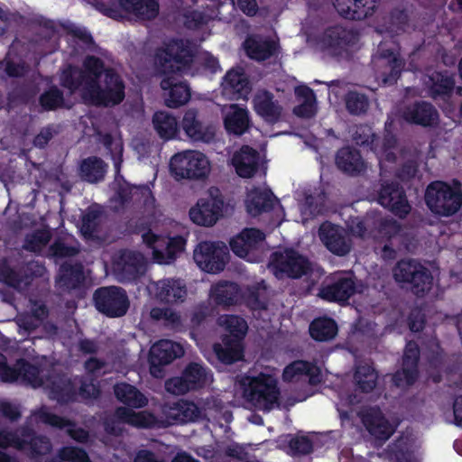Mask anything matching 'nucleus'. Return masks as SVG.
Masks as SVG:
<instances>
[{"mask_svg": "<svg viewBox=\"0 0 462 462\" xmlns=\"http://www.w3.org/2000/svg\"><path fill=\"white\" fill-rule=\"evenodd\" d=\"M84 69L69 66L64 69L60 81L71 93L79 89L85 103L113 106L125 98V84L113 69H106L95 56L84 60Z\"/></svg>", "mask_w": 462, "mask_h": 462, "instance_id": "1", "label": "nucleus"}, {"mask_svg": "<svg viewBox=\"0 0 462 462\" xmlns=\"http://www.w3.org/2000/svg\"><path fill=\"white\" fill-rule=\"evenodd\" d=\"M240 383L243 397L259 410L269 411L279 402L278 380L273 374L260 373L256 376H245Z\"/></svg>", "mask_w": 462, "mask_h": 462, "instance_id": "2", "label": "nucleus"}, {"mask_svg": "<svg viewBox=\"0 0 462 462\" xmlns=\"http://www.w3.org/2000/svg\"><path fill=\"white\" fill-rule=\"evenodd\" d=\"M218 326H225L227 331L221 337V343L213 345L217 358L225 365H232L244 357V339L248 330L246 319H217Z\"/></svg>", "mask_w": 462, "mask_h": 462, "instance_id": "3", "label": "nucleus"}, {"mask_svg": "<svg viewBox=\"0 0 462 462\" xmlns=\"http://www.w3.org/2000/svg\"><path fill=\"white\" fill-rule=\"evenodd\" d=\"M393 276L402 288L410 290L418 297L429 292L433 282L430 271L411 258L398 261L393 268Z\"/></svg>", "mask_w": 462, "mask_h": 462, "instance_id": "4", "label": "nucleus"}, {"mask_svg": "<svg viewBox=\"0 0 462 462\" xmlns=\"http://www.w3.org/2000/svg\"><path fill=\"white\" fill-rule=\"evenodd\" d=\"M456 187L443 181H433L426 189L424 199L426 205L434 214L449 217L456 214L462 207V190L460 183L455 181Z\"/></svg>", "mask_w": 462, "mask_h": 462, "instance_id": "5", "label": "nucleus"}, {"mask_svg": "<svg viewBox=\"0 0 462 462\" xmlns=\"http://www.w3.org/2000/svg\"><path fill=\"white\" fill-rule=\"evenodd\" d=\"M170 170L177 180H204L210 172V163L203 153L188 150L171 157Z\"/></svg>", "mask_w": 462, "mask_h": 462, "instance_id": "6", "label": "nucleus"}, {"mask_svg": "<svg viewBox=\"0 0 462 462\" xmlns=\"http://www.w3.org/2000/svg\"><path fill=\"white\" fill-rule=\"evenodd\" d=\"M270 265L278 279H300L312 272V264L309 259L293 249L273 253Z\"/></svg>", "mask_w": 462, "mask_h": 462, "instance_id": "7", "label": "nucleus"}, {"mask_svg": "<svg viewBox=\"0 0 462 462\" xmlns=\"http://www.w3.org/2000/svg\"><path fill=\"white\" fill-rule=\"evenodd\" d=\"M146 267V258L135 250L120 249L111 259L112 274L119 282L136 281L145 273Z\"/></svg>", "mask_w": 462, "mask_h": 462, "instance_id": "8", "label": "nucleus"}, {"mask_svg": "<svg viewBox=\"0 0 462 462\" xmlns=\"http://www.w3.org/2000/svg\"><path fill=\"white\" fill-rule=\"evenodd\" d=\"M193 57V52L187 43L182 40H173L157 51L155 65L163 74L174 73L189 68Z\"/></svg>", "mask_w": 462, "mask_h": 462, "instance_id": "9", "label": "nucleus"}, {"mask_svg": "<svg viewBox=\"0 0 462 462\" xmlns=\"http://www.w3.org/2000/svg\"><path fill=\"white\" fill-rule=\"evenodd\" d=\"M193 258L202 271L218 273L225 269L229 261V249L221 241H204L196 246Z\"/></svg>", "mask_w": 462, "mask_h": 462, "instance_id": "10", "label": "nucleus"}, {"mask_svg": "<svg viewBox=\"0 0 462 462\" xmlns=\"http://www.w3.org/2000/svg\"><path fill=\"white\" fill-rule=\"evenodd\" d=\"M305 34L309 43L328 51L331 56L341 54L347 47L354 45L358 40L357 34L352 30L339 25L328 27L319 38H312L307 32Z\"/></svg>", "mask_w": 462, "mask_h": 462, "instance_id": "11", "label": "nucleus"}, {"mask_svg": "<svg viewBox=\"0 0 462 462\" xmlns=\"http://www.w3.org/2000/svg\"><path fill=\"white\" fill-rule=\"evenodd\" d=\"M97 310L110 318H120L126 314L130 301L126 291L117 286L100 287L93 294Z\"/></svg>", "mask_w": 462, "mask_h": 462, "instance_id": "12", "label": "nucleus"}, {"mask_svg": "<svg viewBox=\"0 0 462 462\" xmlns=\"http://www.w3.org/2000/svg\"><path fill=\"white\" fill-rule=\"evenodd\" d=\"M265 235L256 228H245L230 241L235 254L249 262H261L265 250Z\"/></svg>", "mask_w": 462, "mask_h": 462, "instance_id": "13", "label": "nucleus"}, {"mask_svg": "<svg viewBox=\"0 0 462 462\" xmlns=\"http://www.w3.org/2000/svg\"><path fill=\"white\" fill-rule=\"evenodd\" d=\"M217 189H210L209 196L198 200L189 209V217L199 226H212L224 216L225 202Z\"/></svg>", "mask_w": 462, "mask_h": 462, "instance_id": "14", "label": "nucleus"}, {"mask_svg": "<svg viewBox=\"0 0 462 462\" xmlns=\"http://www.w3.org/2000/svg\"><path fill=\"white\" fill-rule=\"evenodd\" d=\"M207 381L206 368L198 363H189L180 376L166 380L165 389L173 394H184L191 390L202 388Z\"/></svg>", "mask_w": 462, "mask_h": 462, "instance_id": "15", "label": "nucleus"}, {"mask_svg": "<svg viewBox=\"0 0 462 462\" xmlns=\"http://www.w3.org/2000/svg\"><path fill=\"white\" fill-rule=\"evenodd\" d=\"M183 355L184 350L180 344L167 339L160 340L150 350V374L155 378H163L164 366Z\"/></svg>", "mask_w": 462, "mask_h": 462, "instance_id": "16", "label": "nucleus"}, {"mask_svg": "<svg viewBox=\"0 0 462 462\" xmlns=\"http://www.w3.org/2000/svg\"><path fill=\"white\" fill-rule=\"evenodd\" d=\"M377 201L400 218H404L411 209L403 188L397 181H383L377 190Z\"/></svg>", "mask_w": 462, "mask_h": 462, "instance_id": "17", "label": "nucleus"}, {"mask_svg": "<svg viewBox=\"0 0 462 462\" xmlns=\"http://www.w3.org/2000/svg\"><path fill=\"white\" fill-rule=\"evenodd\" d=\"M398 115L409 124L422 127H436L439 123V114L437 108L427 101H415L401 106Z\"/></svg>", "mask_w": 462, "mask_h": 462, "instance_id": "18", "label": "nucleus"}, {"mask_svg": "<svg viewBox=\"0 0 462 462\" xmlns=\"http://www.w3.org/2000/svg\"><path fill=\"white\" fill-rule=\"evenodd\" d=\"M32 417H36L39 421L52 428L67 429V434L79 443H87L89 439V432L87 430L77 427L74 420L49 411L46 406H42L40 409L31 411Z\"/></svg>", "mask_w": 462, "mask_h": 462, "instance_id": "19", "label": "nucleus"}, {"mask_svg": "<svg viewBox=\"0 0 462 462\" xmlns=\"http://www.w3.org/2000/svg\"><path fill=\"white\" fill-rule=\"evenodd\" d=\"M55 34V26L52 21L42 16H34L31 19V51L41 56L51 53L54 45L51 39Z\"/></svg>", "mask_w": 462, "mask_h": 462, "instance_id": "20", "label": "nucleus"}, {"mask_svg": "<svg viewBox=\"0 0 462 462\" xmlns=\"http://www.w3.org/2000/svg\"><path fill=\"white\" fill-rule=\"evenodd\" d=\"M420 348L416 342L409 341L402 356V366L393 375V382L397 387L411 386L419 377Z\"/></svg>", "mask_w": 462, "mask_h": 462, "instance_id": "21", "label": "nucleus"}, {"mask_svg": "<svg viewBox=\"0 0 462 462\" xmlns=\"http://www.w3.org/2000/svg\"><path fill=\"white\" fill-rule=\"evenodd\" d=\"M319 236L325 246L334 254L346 255L352 248V239L342 226L324 222L319 228Z\"/></svg>", "mask_w": 462, "mask_h": 462, "instance_id": "22", "label": "nucleus"}, {"mask_svg": "<svg viewBox=\"0 0 462 462\" xmlns=\"http://www.w3.org/2000/svg\"><path fill=\"white\" fill-rule=\"evenodd\" d=\"M126 423L136 428H147L150 425L148 417L142 411L135 412L127 407H117L114 418H107L104 421V430L106 433L120 436L123 432L119 423Z\"/></svg>", "mask_w": 462, "mask_h": 462, "instance_id": "23", "label": "nucleus"}, {"mask_svg": "<svg viewBox=\"0 0 462 462\" xmlns=\"http://www.w3.org/2000/svg\"><path fill=\"white\" fill-rule=\"evenodd\" d=\"M163 412L171 424H186L202 419L203 411L194 402L179 400L167 403Z\"/></svg>", "mask_w": 462, "mask_h": 462, "instance_id": "24", "label": "nucleus"}, {"mask_svg": "<svg viewBox=\"0 0 462 462\" xmlns=\"http://www.w3.org/2000/svg\"><path fill=\"white\" fill-rule=\"evenodd\" d=\"M160 86L163 90L164 104L171 108H178L190 99V88L186 82L178 81L174 77L162 79Z\"/></svg>", "mask_w": 462, "mask_h": 462, "instance_id": "25", "label": "nucleus"}, {"mask_svg": "<svg viewBox=\"0 0 462 462\" xmlns=\"http://www.w3.org/2000/svg\"><path fill=\"white\" fill-rule=\"evenodd\" d=\"M48 396L59 404H68L76 401L77 392L69 377L57 374L50 378L47 384Z\"/></svg>", "mask_w": 462, "mask_h": 462, "instance_id": "26", "label": "nucleus"}, {"mask_svg": "<svg viewBox=\"0 0 462 462\" xmlns=\"http://www.w3.org/2000/svg\"><path fill=\"white\" fill-rule=\"evenodd\" d=\"M221 113L225 128L229 134L242 135L250 128V119L246 109L236 104L223 106Z\"/></svg>", "mask_w": 462, "mask_h": 462, "instance_id": "27", "label": "nucleus"}, {"mask_svg": "<svg viewBox=\"0 0 462 462\" xmlns=\"http://www.w3.org/2000/svg\"><path fill=\"white\" fill-rule=\"evenodd\" d=\"M254 106L256 113L270 124L281 120L282 106L274 99L273 94L267 90H258L254 97Z\"/></svg>", "mask_w": 462, "mask_h": 462, "instance_id": "28", "label": "nucleus"}, {"mask_svg": "<svg viewBox=\"0 0 462 462\" xmlns=\"http://www.w3.org/2000/svg\"><path fill=\"white\" fill-rule=\"evenodd\" d=\"M362 422L369 434L381 441H386L394 432V429L379 409H371L364 413Z\"/></svg>", "mask_w": 462, "mask_h": 462, "instance_id": "29", "label": "nucleus"}, {"mask_svg": "<svg viewBox=\"0 0 462 462\" xmlns=\"http://www.w3.org/2000/svg\"><path fill=\"white\" fill-rule=\"evenodd\" d=\"M224 95L233 96V98L247 97L251 92V84L242 69H233L229 70L221 83Z\"/></svg>", "mask_w": 462, "mask_h": 462, "instance_id": "30", "label": "nucleus"}, {"mask_svg": "<svg viewBox=\"0 0 462 462\" xmlns=\"http://www.w3.org/2000/svg\"><path fill=\"white\" fill-rule=\"evenodd\" d=\"M376 65L384 69L381 73L383 85H392L401 75L403 61L390 50H380L374 58Z\"/></svg>", "mask_w": 462, "mask_h": 462, "instance_id": "31", "label": "nucleus"}, {"mask_svg": "<svg viewBox=\"0 0 462 462\" xmlns=\"http://www.w3.org/2000/svg\"><path fill=\"white\" fill-rule=\"evenodd\" d=\"M424 84L428 88L429 96L433 99L447 100L450 97L455 88V79L447 72L432 71L425 79Z\"/></svg>", "mask_w": 462, "mask_h": 462, "instance_id": "32", "label": "nucleus"}, {"mask_svg": "<svg viewBox=\"0 0 462 462\" xmlns=\"http://www.w3.org/2000/svg\"><path fill=\"white\" fill-rule=\"evenodd\" d=\"M377 0H335L337 13L350 20H362L371 14Z\"/></svg>", "mask_w": 462, "mask_h": 462, "instance_id": "33", "label": "nucleus"}, {"mask_svg": "<svg viewBox=\"0 0 462 462\" xmlns=\"http://www.w3.org/2000/svg\"><path fill=\"white\" fill-rule=\"evenodd\" d=\"M259 161V152L247 145L235 152L232 158L237 174L243 178H251L257 171Z\"/></svg>", "mask_w": 462, "mask_h": 462, "instance_id": "34", "label": "nucleus"}, {"mask_svg": "<svg viewBox=\"0 0 462 462\" xmlns=\"http://www.w3.org/2000/svg\"><path fill=\"white\" fill-rule=\"evenodd\" d=\"M336 164L343 172L356 176L365 171V163L360 152L352 147H343L336 154Z\"/></svg>", "mask_w": 462, "mask_h": 462, "instance_id": "35", "label": "nucleus"}, {"mask_svg": "<svg viewBox=\"0 0 462 462\" xmlns=\"http://www.w3.org/2000/svg\"><path fill=\"white\" fill-rule=\"evenodd\" d=\"M357 291L354 278L342 277L331 285L324 287L319 292L323 299L334 301H346Z\"/></svg>", "mask_w": 462, "mask_h": 462, "instance_id": "36", "label": "nucleus"}, {"mask_svg": "<svg viewBox=\"0 0 462 462\" xmlns=\"http://www.w3.org/2000/svg\"><path fill=\"white\" fill-rule=\"evenodd\" d=\"M181 126L186 134L194 141H202L208 143L214 137V132L205 127L198 119L195 110H188L182 119Z\"/></svg>", "mask_w": 462, "mask_h": 462, "instance_id": "37", "label": "nucleus"}, {"mask_svg": "<svg viewBox=\"0 0 462 462\" xmlns=\"http://www.w3.org/2000/svg\"><path fill=\"white\" fill-rule=\"evenodd\" d=\"M116 398L130 408H143L147 405V398L134 385L127 383H118L114 385Z\"/></svg>", "mask_w": 462, "mask_h": 462, "instance_id": "38", "label": "nucleus"}, {"mask_svg": "<svg viewBox=\"0 0 462 462\" xmlns=\"http://www.w3.org/2000/svg\"><path fill=\"white\" fill-rule=\"evenodd\" d=\"M276 201V198L270 189H254L247 197V212L256 217L263 212H268Z\"/></svg>", "mask_w": 462, "mask_h": 462, "instance_id": "39", "label": "nucleus"}, {"mask_svg": "<svg viewBox=\"0 0 462 462\" xmlns=\"http://www.w3.org/2000/svg\"><path fill=\"white\" fill-rule=\"evenodd\" d=\"M306 375L311 384H316L319 380V369L309 361L297 360L288 365L282 373L284 382H292L299 376Z\"/></svg>", "mask_w": 462, "mask_h": 462, "instance_id": "40", "label": "nucleus"}, {"mask_svg": "<svg viewBox=\"0 0 462 462\" xmlns=\"http://www.w3.org/2000/svg\"><path fill=\"white\" fill-rule=\"evenodd\" d=\"M19 378L29 383V360L20 358L11 366L7 364L5 356H1L0 380L4 383H14Z\"/></svg>", "mask_w": 462, "mask_h": 462, "instance_id": "41", "label": "nucleus"}, {"mask_svg": "<svg viewBox=\"0 0 462 462\" xmlns=\"http://www.w3.org/2000/svg\"><path fill=\"white\" fill-rule=\"evenodd\" d=\"M158 297L166 301H183L187 296L186 284L180 279H165L156 282Z\"/></svg>", "mask_w": 462, "mask_h": 462, "instance_id": "42", "label": "nucleus"}, {"mask_svg": "<svg viewBox=\"0 0 462 462\" xmlns=\"http://www.w3.org/2000/svg\"><path fill=\"white\" fill-rule=\"evenodd\" d=\"M106 164L97 156H90L81 161L79 164V177L89 183H97L105 177Z\"/></svg>", "mask_w": 462, "mask_h": 462, "instance_id": "43", "label": "nucleus"}, {"mask_svg": "<svg viewBox=\"0 0 462 462\" xmlns=\"http://www.w3.org/2000/svg\"><path fill=\"white\" fill-rule=\"evenodd\" d=\"M244 46L247 55L256 60H264L276 51V43L273 41H265L255 36L248 37Z\"/></svg>", "mask_w": 462, "mask_h": 462, "instance_id": "44", "label": "nucleus"}, {"mask_svg": "<svg viewBox=\"0 0 462 462\" xmlns=\"http://www.w3.org/2000/svg\"><path fill=\"white\" fill-rule=\"evenodd\" d=\"M211 297L217 305L228 307L236 304L239 299V288L235 282H219L211 289Z\"/></svg>", "mask_w": 462, "mask_h": 462, "instance_id": "45", "label": "nucleus"}, {"mask_svg": "<svg viewBox=\"0 0 462 462\" xmlns=\"http://www.w3.org/2000/svg\"><path fill=\"white\" fill-rule=\"evenodd\" d=\"M85 280L83 265L81 263L71 264L64 263L60 267L58 283L67 290L79 287Z\"/></svg>", "mask_w": 462, "mask_h": 462, "instance_id": "46", "label": "nucleus"}, {"mask_svg": "<svg viewBox=\"0 0 462 462\" xmlns=\"http://www.w3.org/2000/svg\"><path fill=\"white\" fill-rule=\"evenodd\" d=\"M337 331L336 319H312L309 327L310 337L318 342H327L333 339Z\"/></svg>", "mask_w": 462, "mask_h": 462, "instance_id": "47", "label": "nucleus"}, {"mask_svg": "<svg viewBox=\"0 0 462 462\" xmlns=\"http://www.w3.org/2000/svg\"><path fill=\"white\" fill-rule=\"evenodd\" d=\"M296 96L301 99V103L293 108V113L299 117L310 118L316 112V97L312 89L306 86H299L295 88Z\"/></svg>", "mask_w": 462, "mask_h": 462, "instance_id": "48", "label": "nucleus"}, {"mask_svg": "<svg viewBox=\"0 0 462 462\" xmlns=\"http://www.w3.org/2000/svg\"><path fill=\"white\" fill-rule=\"evenodd\" d=\"M152 125L159 136L165 140L173 138L178 132L176 118L167 112H156L152 116Z\"/></svg>", "mask_w": 462, "mask_h": 462, "instance_id": "49", "label": "nucleus"}, {"mask_svg": "<svg viewBox=\"0 0 462 462\" xmlns=\"http://www.w3.org/2000/svg\"><path fill=\"white\" fill-rule=\"evenodd\" d=\"M401 156L405 162L398 171L397 176L402 181H408L414 178L418 172L419 152L415 148L402 147Z\"/></svg>", "mask_w": 462, "mask_h": 462, "instance_id": "50", "label": "nucleus"}, {"mask_svg": "<svg viewBox=\"0 0 462 462\" xmlns=\"http://www.w3.org/2000/svg\"><path fill=\"white\" fill-rule=\"evenodd\" d=\"M22 435L23 439L20 438L15 431L0 429V448L3 449L14 448L21 450L24 449L26 445H29V441L25 439L26 437H29V418H26L23 423Z\"/></svg>", "mask_w": 462, "mask_h": 462, "instance_id": "51", "label": "nucleus"}, {"mask_svg": "<svg viewBox=\"0 0 462 462\" xmlns=\"http://www.w3.org/2000/svg\"><path fill=\"white\" fill-rule=\"evenodd\" d=\"M79 252V244L70 236L58 238L47 250L48 255L56 258L73 257Z\"/></svg>", "mask_w": 462, "mask_h": 462, "instance_id": "52", "label": "nucleus"}, {"mask_svg": "<svg viewBox=\"0 0 462 462\" xmlns=\"http://www.w3.org/2000/svg\"><path fill=\"white\" fill-rule=\"evenodd\" d=\"M354 378L361 392L368 393L375 388L378 374L372 365L365 364L356 366Z\"/></svg>", "mask_w": 462, "mask_h": 462, "instance_id": "53", "label": "nucleus"}, {"mask_svg": "<svg viewBox=\"0 0 462 462\" xmlns=\"http://www.w3.org/2000/svg\"><path fill=\"white\" fill-rule=\"evenodd\" d=\"M346 109L352 116L365 115L370 106L368 97L356 90H350L344 96Z\"/></svg>", "mask_w": 462, "mask_h": 462, "instance_id": "54", "label": "nucleus"}, {"mask_svg": "<svg viewBox=\"0 0 462 462\" xmlns=\"http://www.w3.org/2000/svg\"><path fill=\"white\" fill-rule=\"evenodd\" d=\"M103 212L98 207H91L82 217L80 231L86 238L97 237Z\"/></svg>", "mask_w": 462, "mask_h": 462, "instance_id": "55", "label": "nucleus"}, {"mask_svg": "<svg viewBox=\"0 0 462 462\" xmlns=\"http://www.w3.org/2000/svg\"><path fill=\"white\" fill-rule=\"evenodd\" d=\"M98 141L101 143L110 153L115 167L119 170V167L123 162V142L121 137H115L110 134L98 133Z\"/></svg>", "mask_w": 462, "mask_h": 462, "instance_id": "56", "label": "nucleus"}, {"mask_svg": "<svg viewBox=\"0 0 462 462\" xmlns=\"http://www.w3.org/2000/svg\"><path fill=\"white\" fill-rule=\"evenodd\" d=\"M215 319H190V337L196 341L205 340L215 334ZM216 322H217L216 320ZM218 325L217 323H216Z\"/></svg>", "mask_w": 462, "mask_h": 462, "instance_id": "57", "label": "nucleus"}, {"mask_svg": "<svg viewBox=\"0 0 462 462\" xmlns=\"http://www.w3.org/2000/svg\"><path fill=\"white\" fill-rule=\"evenodd\" d=\"M31 222V252H40L45 248L51 237V229L42 225L41 227H35Z\"/></svg>", "mask_w": 462, "mask_h": 462, "instance_id": "58", "label": "nucleus"}, {"mask_svg": "<svg viewBox=\"0 0 462 462\" xmlns=\"http://www.w3.org/2000/svg\"><path fill=\"white\" fill-rule=\"evenodd\" d=\"M185 239L181 236L171 238L166 247L167 257L164 256L163 253L159 250H154V259L160 263H170L176 258V254L181 252L184 249Z\"/></svg>", "mask_w": 462, "mask_h": 462, "instance_id": "59", "label": "nucleus"}, {"mask_svg": "<svg viewBox=\"0 0 462 462\" xmlns=\"http://www.w3.org/2000/svg\"><path fill=\"white\" fill-rule=\"evenodd\" d=\"M40 104L44 110H55L64 105L63 93L56 87L51 88L40 97Z\"/></svg>", "mask_w": 462, "mask_h": 462, "instance_id": "60", "label": "nucleus"}, {"mask_svg": "<svg viewBox=\"0 0 462 462\" xmlns=\"http://www.w3.org/2000/svg\"><path fill=\"white\" fill-rule=\"evenodd\" d=\"M323 201L324 199L320 194H319L317 197H314L311 194L305 193L304 201L300 205V211L303 216V223H305L309 217H314L321 212Z\"/></svg>", "mask_w": 462, "mask_h": 462, "instance_id": "61", "label": "nucleus"}, {"mask_svg": "<svg viewBox=\"0 0 462 462\" xmlns=\"http://www.w3.org/2000/svg\"><path fill=\"white\" fill-rule=\"evenodd\" d=\"M59 457L66 462H92L88 452L79 447H62L58 453Z\"/></svg>", "mask_w": 462, "mask_h": 462, "instance_id": "62", "label": "nucleus"}, {"mask_svg": "<svg viewBox=\"0 0 462 462\" xmlns=\"http://www.w3.org/2000/svg\"><path fill=\"white\" fill-rule=\"evenodd\" d=\"M288 445L293 455H309L313 451L312 440L307 436L287 435Z\"/></svg>", "mask_w": 462, "mask_h": 462, "instance_id": "63", "label": "nucleus"}, {"mask_svg": "<svg viewBox=\"0 0 462 462\" xmlns=\"http://www.w3.org/2000/svg\"><path fill=\"white\" fill-rule=\"evenodd\" d=\"M132 199V189L127 185L119 186L115 195L110 199V208L114 212L122 211Z\"/></svg>", "mask_w": 462, "mask_h": 462, "instance_id": "64", "label": "nucleus"}]
</instances>
